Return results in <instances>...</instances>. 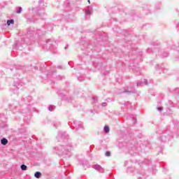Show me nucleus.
I'll use <instances>...</instances> for the list:
<instances>
[{
    "label": "nucleus",
    "mask_w": 179,
    "mask_h": 179,
    "mask_svg": "<svg viewBox=\"0 0 179 179\" xmlns=\"http://www.w3.org/2000/svg\"><path fill=\"white\" fill-rule=\"evenodd\" d=\"M57 139L59 141H69V135L66 132L59 131L57 134Z\"/></svg>",
    "instance_id": "obj_3"
},
{
    "label": "nucleus",
    "mask_w": 179,
    "mask_h": 179,
    "mask_svg": "<svg viewBox=\"0 0 179 179\" xmlns=\"http://www.w3.org/2000/svg\"><path fill=\"white\" fill-rule=\"evenodd\" d=\"M103 131H104L105 134H109L110 133V127L106 125L103 127Z\"/></svg>",
    "instance_id": "obj_10"
},
{
    "label": "nucleus",
    "mask_w": 179,
    "mask_h": 179,
    "mask_svg": "<svg viewBox=\"0 0 179 179\" xmlns=\"http://www.w3.org/2000/svg\"><path fill=\"white\" fill-rule=\"evenodd\" d=\"M1 145H3L4 146L6 145H8V139H6V138H3L1 140Z\"/></svg>",
    "instance_id": "obj_9"
},
{
    "label": "nucleus",
    "mask_w": 179,
    "mask_h": 179,
    "mask_svg": "<svg viewBox=\"0 0 179 179\" xmlns=\"http://www.w3.org/2000/svg\"><path fill=\"white\" fill-rule=\"evenodd\" d=\"M93 169H94V170H96V171H99V173H104V169H103V167H101V166L99 164L94 165Z\"/></svg>",
    "instance_id": "obj_6"
},
{
    "label": "nucleus",
    "mask_w": 179,
    "mask_h": 179,
    "mask_svg": "<svg viewBox=\"0 0 179 179\" xmlns=\"http://www.w3.org/2000/svg\"><path fill=\"white\" fill-rule=\"evenodd\" d=\"M54 108H55V106H52V105H50V106L48 107L49 111H54Z\"/></svg>",
    "instance_id": "obj_16"
},
{
    "label": "nucleus",
    "mask_w": 179,
    "mask_h": 179,
    "mask_svg": "<svg viewBox=\"0 0 179 179\" xmlns=\"http://www.w3.org/2000/svg\"><path fill=\"white\" fill-rule=\"evenodd\" d=\"M21 170H22V171H26V170H27V166H26L24 164H22L21 165Z\"/></svg>",
    "instance_id": "obj_15"
},
{
    "label": "nucleus",
    "mask_w": 179,
    "mask_h": 179,
    "mask_svg": "<svg viewBox=\"0 0 179 179\" xmlns=\"http://www.w3.org/2000/svg\"><path fill=\"white\" fill-rule=\"evenodd\" d=\"M102 107H107V103L106 102L102 103Z\"/></svg>",
    "instance_id": "obj_24"
},
{
    "label": "nucleus",
    "mask_w": 179,
    "mask_h": 179,
    "mask_svg": "<svg viewBox=\"0 0 179 179\" xmlns=\"http://www.w3.org/2000/svg\"><path fill=\"white\" fill-rule=\"evenodd\" d=\"M156 68H159V65H157V67Z\"/></svg>",
    "instance_id": "obj_28"
},
{
    "label": "nucleus",
    "mask_w": 179,
    "mask_h": 179,
    "mask_svg": "<svg viewBox=\"0 0 179 179\" xmlns=\"http://www.w3.org/2000/svg\"><path fill=\"white\" fill-rule=\"evenodd\" d=\"M162 57H169V53L168 52H165L162 55Z\"/></svg>",
    "instance_id": "obj_23"
},
{
    "label": "nucleus",
    "mask_w": 179,
    "mask_h": 179,
    "mask_svg": "<svg viewBox=\"0 0 179 179\" xmlns=\"http://www.w3.org/2000/svg\"><path fill=\"white\" fill-rule=\"evenodd\" d=\"M43 34H44V31H41V29H36V31L29 30L27 34V37L30 38V37H32V36L34 35L35 37H40V36H42Z\"/></svg>",
    "instance_id": "obj_2"
},
{
    "label": "nucleus",
    "mask_w": 179,
    "mask_h": 179,
    "mask_svg": "<svg viewBox=\"0 0 179 179\" xmlns=\"http://www.w3.org/2000/svg\"><path fill=\"white\" fill-rule=\"evenodd\" d=\"M173 93H179V88H176Z\"/></svg>",
    "instance_id": "obj_22"
},
{
    "label": "nucleus",
    "mask_w": 179,
    "mask_h": 179,
    "mask_svg": "<svg viewBox=\"0 0 179 179\" xmlns=\"http://www.w3.org/2000/svg\"><path fill=\"white\" fill-rule=\"evenodd\" d=\"M73 127L74 129L76 128V129H80V128H83V123L82 122L74 120Z\"/></svg>",
    "instance_id": "obj_5"
},
{
    "label": "nucleus",
    "mask_w": 179,
    "mask_h": 179,
    "mask_svg": "<svg viewBox=\"0 0 179 179\" xmlns=\"http://www.w3.org/2000/svg\"><path fill=\"white\" fill-rule=\"evenodd\" d=\"M64 48H65V50H66V47H65Z\"/></svg>",
    "instance_id": "obj_29"
},
{
    "label": "nucleus",
    "mask_w": 179,
    "mask_h": 179,
    "mask_svg": "<svg viewBox=\"0 0 179 179\" xmlns=\"http://www.w3.org/2000/svg\"><path fill=\"white\" fill-rule=\"evenodd\" d=\"M106 156L107 157L111 156V152H110V151H107V152H106Z\"/></svg>",
    "instance_id": "obj_19"
},
{
    "label": "nucleus",
    "mask_w": 179,
    "mask_h": 179,
    "mask_svg": "<svg viewBox=\"0 0 179 179\" xmlns=\"http://www.w3.org/2000/svg\"><path fill=\"white\" fill-rule=\"evenodd\" d=\"M143 85H148V80L144 79L143 82L138 81L136 86H143Z\"/></svg>",
    "instance_id": "obj_7"
},
{
    "label": "nucleus",
    "mask_w": 179,
    "mask_h": 179,
    "mask_svg": "<svg viewBox=\"0 0 179 179\" xmlns=\"http://www.w3.org/2000/svg\"><path fill=\"white\" fill-rule=\"evenodd\" d=\"M22 87V85L19 82H15L13 84V87L12 88L13 92L15 94H18V90Z\"/></svg>",
    "instance_id": "obj_4"
},
{
    "label": "nucleus",
    "mask_w": 179,
    "mask_h": 179,
    "mask_svg": "<svg viewBox=\"0 0 179 179\" xmlns=\"http://www.w3.org/2000/svg\"><path fill=\"white\" fill-rule=\"evenodd\" d=\"M34 177L35 178H40V177H41V173L40 171H36L35 173H34Z\"/></svg>",
    "instance_id": "obj_11"
},
{
    "label": "nucleus",
    "mask_w": 179,
    "mask_h": 179,
    "mask_svg": "<svg viewBox=\"0 0 179 179\" xmlns=\"http://www.w3.org/2000/svg\"><path fill=\"white\" fill-rule=\"evenodd\" d=\"M39 3H40V5H41V3H42L41 1H39Z\"/></svg>",
    "instance_id": "obj_27"
},
{
    "label": "nucleus",
    "mask_w": 179,
    "mask_h": 179,
    "mask_svg": "<svg viewBox=\"0 0 179 179\" xmlns=\"http://www.w3.org/2000/svg\"><path fill=\"white\" fill-rule=\"evenodd\" d=\"M61 125V123L59 121H56L53 122V127L55 128H57V127H59Z\"/></svg>",
    "instance_id": "obj_13"
},
{
    "label": "nucleus",
    "mask_w": 179,
    "mask_h": 179,
    "mask_svg": "<svg viewBox=\"0 0 179 179\" xmlns=\"http://www.w3.org/2000/svg\"><path fill=\"white\" fill-rule=\"evenodd\" d=\"M132 121H133L134 125H135V124H136V118L133 117V118H132Z\"/></svg>",
    "instance_id": "obj_21"
},
{
    "label": "nucleus",
    "mask_w": 179,
    "mask_h": 179,
    "mask_svg": "<svg viewBox=\"0 0 179 179\" xmlns=\"http://www.w3.org/2000/svg\"><path fill=\"white\" fill-rule=\"evenodd\" d=\"M13 23H15V20L13 19L7 20V26H10V24H13Z\"/></svg>",
    "instance_id": "obj_12"
},
{
    "label": "nucleus",
    "mask_w": 179,
    "mask_h": 179,
    "mask_svg": "<svg viewBox=\"0 0 179 179\" xmlns=\"http://www.w3.org/2000/svg\"><path fill=\"white\" fill-rule=\"evenodd\" d=\"M22 7H18V10L16 11L17 13H22Z\"/></svg>",
    "instance_id": "obj_18"
},
{
    "label": "nucleus",
    "mask_w": 179,
    "mask_h": 179,
    "mask_svg": "<svg viewBox=\"0 0 179 179\" xmlns=\"http://www.w3.org/2000/svg\"><path fill=\"white\" fill-rule=\"evenodd\" d=\"M71 148V143H69L66 147L63 145H59L56 147H53V151L55 153L59 155V156H65V155H69Z\"/></svg>",
    "instance_id": "obj_1"
},
{
    "label": "nucleus",
    "mask_w": 179,
    "mask_h": 179,
    "mask_svg": "<svg viewBox=\"0 0 179 179\" xmlns=\"http://www.w3.org/2000/svg\"><path fill=\"white\" fill-rule=\"evenodd\" d=\"M97 101H98L97 97L95 96L92 98V103H97Z\"/></svg>",
    "instance_id": "obj_17"
},
{
    "label": "nucleus",
    "mask_w": 179,
    "mask_h": 179,
    "mask_svg": "<svg viewBox=\"0 0 179 179\" xmlns=\"http://www.w3.org/2000/svg\"><path fill=\"white\" fill-rule=\"evenodd\" d=\"M157 110H158V111H159L160 113H162V111H163V108H162V107H158V108H157Z\"/></svg>",
    "instance_id": "obj_20"
},
{
    "label": "nucleus",
    "mask_w": 179,
    "mask_h": 179,
    "mask_svg": "<svg viewBox=\"0 0 179 179\" xmlns=\"http://www.w3.org/2000/svg\"><path fill=\"white\" fill-rule=\"evenodd\" d=\"M120 93H127V94H131V93H135V92L124 90V91L121 92Z\"/></svg>",
    "instance_id": "obj_14"
},
{
    "label": "nucleus",
    "mask_w": 179,
    "mask_h": 179,
    "mask_svg": "<svg viewBox=\"0 0 179 179\" xmlns=\"http://www.w3.org/2000/svg\"><path fill=\"white\" fill-rule=\"evenodd\" d=\"M88 3H90V0H88Z\"/></svg>",
    "instance_id": "obj_26"
},
{
    "label": "nucleus",
    "mask_w": 179,
    "mask_h": 179,
    "mask_svg": "<svg viewBox=\"0 0 179 179\" xmlns=\"http://www.w3.org/2000/svg\"><path fill=\"white\" fill-rule=\"evenodd\" d=\"M57 68H58L59 69H62V66H58Z\"/></svg>",
    "instance_id": "obj_25"
},
{
    "label": "nucleus",
    "mask_w": 179,
    "mask_h": 179,
    "mask_svg": "<svg viewBox=\"0 0 179 179\" xmlns=\"http://www.w3.org/2000/svg\"><path fill=\"white\" fill-rule=\"evenodd\" d=\"M92 10H93V8L92 6H88L85 10L86 15H90L92 13Z\"/></svg>",
    "instance_id": "obj_8"
}]
</instances>
